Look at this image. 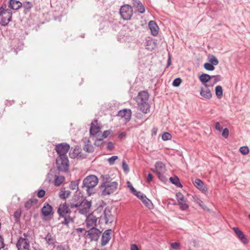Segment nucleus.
<instances>
[{"instance_id": "nucleus-1", "label": "nucleus", "mask_w": 250, "mask_h": 250, "mask_svg": "<svg viewBox=\"0 0 250 250\" xmlns=\"http://www.w3.org/2000/svg\"><path fill=\"white\" fill-rule=\"evenodd\" d=\"M99 182L98 177L94 175H90L86 176L83 181V188H85L87 194L91 195L95 193L94 188L97 185Z\"/></svg>"}, {"instance_id": "nucleus-2", "label": "nucleus", "mask_w": 250, "mask_h": 250, "mask_svg": "<svg viewBox=\"0 0 250 250\" xmlns=\"http://www.w3.org/2000/svg\"><path fill=\"white\" fill-rule=\"evenodd\" d=\"M56 165L59 171H67L69 167V161L67 156H58L56 159Z\"/></svg>"}, {"instance_id": "nucleus-3", "label": "nucleus", "mask_w": 250, "mask_h": 250, "mask_svg": "<svg viewBox=\"0 0 250 250\" xmlns=\"http://www.w3.org/2000/svg\"><path fill=\"white\" fill-rule=\"evenodd\" d=\"M118 186V184L117 182H112L109 183L107 182L105 184H102L101 187L104 188L102 191L103 195H109L116 191Z\"/></svg>"}, {"instance_id": "nucleus-4", "label": "nucleus", "mask_w": 250, "mask_h": 250, "mask_svg": "<svg viewBox=\"0 0 250 250\" xmlns=\"http://www.w3.org/2000/svg\"><path fill=\"white\" fill-rule=\"evenodd\" d=\"M120 14L123 20H130L133 15L132 7L128 4L122 6L120 9Z\"/></svg>"}, {"instance_id": "nucleus-5", "label": "nucleus", "mask_w": 250, "mask_h": 250, "mask_svg": "<svg viewBox=\"0 0 250 250\" xmlns=\"http://www.w3.org/2000/svg\"><path fill=\"white\" fill-rule=\"evenodd\" d=\"M70 149V146L66 143H60L56 146L55 150L59 157L67 156L66 154Z\"/></svg>"}, {"instance_id": "nucleus-6", "label": "nucleus", "mask_w": 250, "mask_h": 250, "mask_svg": "<svg viewBox=\"0 0 250 250\" xmlns=\"http://www.w3.org/2000/svg\"><path fill=\"white\" fill-rule=\"evenodd\" d=\"M84 198L83 195L80 194L74 195L69 203L70 208L71 209L78 208L81 206Z\"/></svg>"}, {"instance_id": "nucleus-7", "label": "nucleus", "mask_w": 250, "mask_h": 250, "mask_svg": "<svg viewBox=\"0 0 250 250\" xmlns=\"http://www.w3.org/2000/svg\"><path fill=\"white\" fill-rule=\"evenodd\" d=\"M114 216L111 214V211L109 207H106L104 210L103 215L100 217V220L104 219L105 224L112 223L114 221Z\"/></svg>"}, {"instance_id": "nucleus-8", "label": "nucleus", "mask_w": 250, "mask_h": 250, "mask_svg": "<svg viewBox=\"0 0 250 250\" xmlns=\"http://www.w3.org/2000/svg\"><path fill=\"white\" fill-rule=\"evenodd\" d=\"M91 206V202L86 200L85 197L83 200L81 206L79 208V212L82 214H87L89 212V209Z\"/></svg>"}, {"instance_id": "nucleus-9", "label": "nucleus", "mask_w": 250, "mask_h": 250, "mask_svg": "<svg viewBox=\"0 0 250 250\" xmlns=\"http://www.w3.org/2000/svg\"><path fill=\"white\" fill-rule=\"evenodd\" d=\"M87 236L91 241H97L102 233L99 229L95 228H91L87 231Z\"/></svg>"}, {"instance_id": "nucleus-10", "label": "nucleus", "mask_w": 250, "mask_h": 250, "mask_svg": "<svg viewBox=\"0 0 250 250\" xmlns=\"http://www.w3.org/2000/svg\"><path fill=\"white\" fill-rule=\"evenodd\" d=\"M69 206V205H68L66 202L60 204L58 209V213L60 216H65L71 212Z\"/></svg>"}, {"instance_id": "nucleus-11", "label": "nucleus", "mask_w": 250, "mask_h": 250, "mask_svg": "<svg viewBox=\"0 0 250 250\" xmlns=\"http://www.w3.org/2000/svg\"><path fill=\"white\" fill-rule=\"evenodd\" d=\"M135 195L140 199L147 208L150 209L152 208L153 204L152 202L143 193L138 191Z\"/></svg>"}, {"instance_id": "nucleus-12", "label": "nucleus", "mask_w": 250, "mask_h": 250, "mask_svg": "<svg viewBox=\"0 0 250 250\" xmlns=\"http://www.w3.org/2000/svg\"><path fill=\"white\" fill-rule=\"evenodd\" d=\"M18 250H29V244L28 240L25 238L20 237L17 243Z\"/></svg>"}, {"instance_id": "nucleus-13", "label": "nucleus", "mask_w": 250, "mask_h": 250, "mask_svg": "<svg viewBox=\"0 0 250 250\" xmlns=\"http://www.w3.org/2000/svg\"><path fill=\"white\" fill-rule=\"evenodd\" d=\"M149 94L146 91H141L139 93L136 98V102L138 104L148 102Z\"/></svg>"}, {"instance_id": "nucleus-14", "label": "nucleus", "mask_w": 250, "mask_h": 250, "mask_svg": "<svg viewBox=\"0 0 250 250\" xmlns=\"http://www.w3.org/2000/svg\"><path fill=\"white\" fill-rule=\"evenodd\" d=\"M117 116L121 118H124L125 122H128L131 119V111L128 109L121 110L118 112Z\"/></svg>"}, {"instance_id": "nucleus-15", "label": "nucleus", "mask_w": 250, "mask_h": 250, "mask_svg": "<svg viewBox=\"0 0 250 250\" xmlns=\"http://www.w3.org/2000/svg\"><path fill=\"white\" fill-rule=\"evenodd\" d=\"M97 217L93 214H90L86 217L85 223L88 228H95L96 226Z\"/></svg>"}, {"instance_id": "nucleus-16", "label": "nucleus", "mask_w": 250, "mask_h": 250, "mask_svg": "<svg viewBox=\"0 0 250 250\" xmlns=\"http://www.w3.org/2000/svg\"><path fill=\"white\" fill-rule=\"evenodd\" d=\"M112 230L108 229L106 230L103 233L101 239V245L102 246H105L109 241L111 239V234Z\"/></svg>"}, {"instance_id": "nucleus-17", "label": "nucleus", "mask_w": 250, "mask_h": 250, "mask_svg": "<svg viewBox=\"0 0 250 250\" xmlns=\"http://www.w3.org/2000/svg\"><path fill=\"white\" fill-rule=\"evenodd\" d=\"M100 131V128L98 125L97 120H94L91 124L90 134L93 136H97Z\"/></svg>"}, {"instance_id": "nucleus-18", "label": "nucleus", "mask_w": 250, "mask_h": 250, "mask_svg": "<svg viewBox=\"0 0 250 250\" xmlns=\"http://www.w3.org/2000/svg\"><path fill=\"white\" fill-rule=\"evenodd\" d=\"M232 229L237 237L243 244H247L248 243V240L247 239L246 235L238 228L233 227Z\"/></svg>"}, {"instance_id": "nucleus-19", "label": "nucleus", "mask_w": 250, "mask_h": 250, "mask_svg": "<svg viewBox=\"0 0 250 250\" xmlns=\"http://www.w3.org/2000/svg\"><path fill=\"white\" fill-rule=\"evenodd\" d=\"M195 187L202 192L206 193L208 191V188L204 183L200 179L197 178L193 182Z\"/></svg>"}, {"instance_id": "nucleus-20", "label": "nucleus", "mask_w": 250, "mask_h": 250, "mask_svg": "<svg viewBox=\"0 0 250 250\" xmlns=\"http://www.w3.org/2000/svg\"><path fill=\"white\" fill-rule=\"evenodd\" d=\"M82 141L84 144L83 148L85 151L89 153L93 152V147L88 138H84L83 139Z\"/></svg>"}, {"instance_id": "nucleus-21", "label": "nucleus", "mask_w": 250, "mask_h": 250, "mask_svg": "<svg viewBox=\"0 0 250 250\" xmlns=\"http://www.w3.org/2000/svg\"><path fill=\"white\" fill-rule=\"evenodd\" d=\"M132 4L138 12L143 14L145 12V8L140 0H132Z\"/></svg>"}, {"instance_id": "nucleus-22", "label": "nucleus", "mask_w": 250, "mask_h": 250, "mask_svg": "<svg viewBox=\"0 0 250 250\" xmlns=\"http://www.w3.org/2000/svg\"><path fill=\"white\" fill-rule=\"evenodd\" d=\"M12 15V12L10 11L8 12L6 15H2L1 20L0 21V24L4 26L7 25L9 22L11 20Z\"/></svg>"}, {"instance_id": "nucleus-23", "label": "nucleus", "mask_w": 250, "mask_h": 250, "mask_svg": "<svg viewBox=\"0 0 250 250\" xmlns=\"http://www.w3.org/2000/svg\"><path fill=\"white\" fill-rule=\"evenodd\" d=\"M148 26L150 30L151 34L156 36L158 34L159 27L156 22L153 21H151L148 23Z\"/></svg>"}, {"instance_id": "nucleus-24", "label": "nucleus", "mask_w": 250, "mask_h": 250, "mask_svg": "<svg viewBox=\"0 0 250 250\" xmlns=\"http://www.w3.org/2000/svg\"><path fill=\"white\" fill-rule=\"evenodd\" d=\"M52 207L48 203H45L42 208V212L43 216H47L52 213Z\"/></svg>"}, {"instance_id": "nucleus-25", "label": "nucleus", "mask_w": 250, "mask_h": 250, "mask_svg": "<svg viewBox=\"0 0 250 250\" xmlns=\"http://www.w3.org/2000/svg\"><path fill=\"white\" fill-rule=\"evenodd\" d=\"M22 6L21 2L16 0H9L8 6L13 10H18Z\"/></svg>"}, {"instance_id": "nucleus-26", "label": "nucleus", "mask_w": 250, "mask_h": 250, "mask_svg": "<svg viewBox=\"0 0 250 250\" xmlns=\"http://www.w3.org/2000/svg\"><path fill=\"white\" fill-rule=\"evenodd\" d=\"M205 89L202 88L200 91V95L207 99H210L212 97L210 90L208 88V85L205 84Z\"/></svg>"}, {"instance_id": "nucleus-27", "label": "nucleus", "mask_w": 250, "mask_h": 250, "mask_svg": "<svg viewBox=\"0 0 250 250\" xmlns=\"http://www.w3.org/2000/svg\"><path fill=\"white\" fill-rule=\"evenodd\" d=\"M138 106L140 110L144 113H147L149 111L150 105L148 102L138 104Z\"/></svg>"}, {"instance_id": "nucleus-28", "label": "nucleus", "mask_w": 250, "mask_h": 250, "mask_svg": "<svg viewBox=\"0 0 250 250\" xmlns=\"http://www.w3.org/2000/svg\"><path fill=\"white\" fill-rule=\"evenodd\" d=\"M44 239L46 242V243L48 245H51L55 247V244L56 242L55 238L53 237L50 233L48 232L45 237H44Z\"/></svg>"}, {"instance_id": "nucleus-29", "label": "nucleus", "mask_w": 250, "mask_h": 250, "mask_svg": "<svg viewBox=\"0 0 250 250\" xmlns=\"http://www.w3.org/2000/svg\"><path fill=\"white\" fill-rule=\"evenodd\" d=\"M70 193L71 192L69 190H65L64 188H62L60 190L59 195L61 199H65L69 196Z\"/></svg>"}, {"instance_id": "nucleus-30", "label": "nucleus", "mask_w": 250, "mask_h": 250, "mask_svg": "<svg viewBox=\"0 0 250 250\" xmlns=\"http://www.w3.org/2000/svg\"><path fill=\"white\" fill-rule=\"evenodd\" d=\"M211 79V76L207 74H202L199 77V80L202 83H206Z\"/></svg>"}, {"instance_id": "nucleus-31", "label": "nucleus", "mask_w": 250, "mask_h": 250, "mask_svg": "<svg viewBox=\"0 0 250 250\" xmlns=\"http://www.w3.org/2000/svg\"><path fill=\"white\" fill-rule=\"evenodd\" d=\"M64 218V221L62 222L63 225L68 226V224L70 223H73L74 222V217L70 216L69 214L66 215L65 216H62Z\"/></svg>"}, {"instance_id": "nucleus-32", "label": "nucleus", "mask_w": 250, "mask_h": 250, "mask_svg": "<svg viewBox=\"0 0 250 250\" xmlns=\"http://www.w3.org/2000/svg\"><path fill=\"white\" fill-rule=\"evenodd\" d=\"M155 167L158 171L164 172L166 170L165 165L162 162L159 161L155 163Z\"/></svg>"}, {"instance_id": "nucleus-33", "label": "nucleus", "mask_w": 250, "mask_h": 250, "mask_svg": "<svg viewBox=\"0 0 250 250\" xmlns=\"http://www.w3.org/2000/svg\"><path fill=\"white\" fill-rule=\"evenodd\" d=\"M33 6L32 2L30 1H26L23 4V8H24V13L27 14L29 12L31 8Z\"/></svg>"}, {"instance_id": "nucleus-34", "label": "nucleus", "mask_w": 250, "mask_h": 250, "mask_svg": "<svg viewBox=\"0 0 250 250\" xmlns=\"http://www.w3.org/2000/svg\"><path fill=\"white\" fill-rule=\"evenodd\" d=\"M65 180V177L63 176H56L54 184L56 186H60Z\"/></svg>"}, {"instance_id": "nucleus-35", "label": "nucleus", "mask_w": 250, "mask_h": 250, "mask_svg": "<svg viewBox=\"0 0 250 250\" xmlns=\"http://www.w3.org/2000/svg\"><path fill=\"white\" fill-rule=\"evenodd\" d=\"M169 180L171 183L175 185L177 187H182V185L180 183V180L177 176H175L174 177H170Z\"/></svg>"}, {"instance_id": "nucleus-36", "label": "nucleus", "mask_w": 250, "mask_h": 250, "mask_svg": "<svg viewBox=\"0 0 250 250\" xmlns=\"http://www.w3.org/2000/svg\"><path fill=\"white\" fill-rule=\"evenodd\" d=\"M215 94L218 99H221L223 96V89L221 85H217L215 87Z\"/></svg>"}, {"instance_id": "nucleus-37", "label": "nucleus", "mask_w": 250, "mask_h": 250, "mask_svg": "<svg viewBox=\"0 0 250 250\" xmlns=\"http://www.w3.org/2000/svg\"><path fill=\"white\" fill-rule=\"evenodd\" d=\"M80 179L77 181H71L69 185V188L72 190L78 189L79 188V183Z\"/></svg>"}, {"instance_id": "nucleus-38", "label": "nucleus", "mask_w": 250, "mask_h": 250, "mask_svg": "<svg viewBox=\"0 0 250 250\" xmlns=\"http://www.w3.org/2000/svg\"><path fill=\"white\" fill-rule=\"evenodd\" d=\"M208 61L213 65H216L219 63L218 59L213 55L209 56Z\"/></svg>"}, {"instance_id": "nucleus-39", "label": "nucleus", "mask_w": 250, "mask_h": 250, "mask_svg": "<svg viewBox=\"0 0 250 250\" xmlns=\"http://www.w3.org/2000/svg\"><path fill=\"white\" fill-rule=\"evenodd\" d=\"M176 198L178 201V203H180L181 202H185L186 200L184 197V196L181 192H178L176 193Z\"/></svg>"}, {"instance_id": "nucleus-40", "label": "nucleus", "mask_w": 250, "mask_h": 250, "mask_svg": "<svg viewBox=\"0 0 250 250\" xmlns=\"http://www.w3.org/2000/svg\"><path fill=\"white\" fill-rule=\"evenodd\" d=\"M204 67L206 70L208 71H213L215 69L214 65L210 62L204 63Z\"/></svg>"}, {"instance_id": "nucleus-41", "label": "nucleus", "mask_w": 250, "mask_h": 250, "mask_svg": "<svg viewBox=\"0 0 250 250\" xmlns=\"http://www.w3.org/2000/svg\"><path fill=\"white\" fill-rule=\"evenodd\" d=\"M186 202L187 201L186 200L185 202L178 203V205H179L180 208L181 210H186L188 208L189 206L187 204Z\"/></svg>"}, {"instance_id": "nucleus-42", "label": "nucleus", "mask_w": 250, "mask_h": 250, "mask_svg": "<svg viewBox=\"0 0 250 250\" xmlns=\"http://www.w3.org/2000/svg\"><path fill=\"white\" fill-rule=\"evenodd\" d=\"M127 186L129 188L130 192L134 195L138 192L133 187L132 184L129 182H127Z\"/></svg>"}, {"instance_id": "nucleus-43", "label": "nucleus", "mask_w": 250, "mask_h": 250, "mask_svg": "<svg viewBox=\"0 0 250 250\" xmlns=\"http://www.w3.org/2000/svg\"><path fill=\"white\" fill-rule=\"evenodd\" d=\"M240 152L243 155L248 154L250 151L249 148L247 146H242L240 148Z\"/></svg>"}, {"instance_id": "nucleus-44", "label": "nucleus", "mask_w": 250, "mask_h": 250, "mask_svg": "<svg viewBox=\"0 0 250 250\" xmlns=\"http://www.w3.org/2000/svg\"><path fill=\"white\" fill-rule=\"evenodd\" d=\"M171 135L168 132H165L162 136V138L164 141L169 140L171 139Z\"/></svg>"}, {"instance_id": "nucleus-45", "label": "nucleus", "mask_w": 250, "mask_h": 250, "mask_svg": "<svg viewBox=\"0 0 250 250\" xmlns=\"http://www.w3.org/2000/svg\"><path fill=\"white\" fill-rule=\"evenodd\" d=\"M182 83V80L180 78H177L175 79L173 82H172V85L175 87H178L179 86L181 83Z\"/></svg>"}, {"instance_id": "nucleus-46", "label": "nucleus", "mask_w": 250, "mask_h": 250, "mask_svg": "<svg viewBox=\"0 0 250 250\" xmlns=\"http://www.w3.org/2000/svg\"><path fill=\"white\" fill-rule=\"evenodd\" d=\"M103 178V182L102 184H105V183H110V177L109 175H105L102 176Z\"/></svg>"}, {"instance_id": "nucleus-47", "label": "nucleus", "mask_w": 250, "mask_h": 250, "mask_svg": "<svg viewBox=\"0 0 250 250\" xmlns=\"http://www.w3.org/2000/svg\"><path fill=\"white\" fill-rule=\"evenodd\" d=\"M211 78H213L214 80L213 84L216 83L217 82L220 81L222 80V77L220 75H213L211 76Z\"/></svg>"}, {"instance_id": "nucleus-48", "label": "nucleus", "mask_w": 250, "mask_h": 250, "mask_svg": "<svg viewBox=\"0 0 250 250\" xmlns=\"http://www.w3.org/2000/svg\"><path fill=\"white\" fill-rule=\"evenodd\" d=\"M10 10L9 9H5V8H4L3 6H2L0 7V16L2 15H6V14H7L8 12L10 11Z\"/></svg>"}, {"instance_id": "nucleus-49", "label": "nucleus", "mask_w": 250, "mask_h": 250, "mask_svg": "<svg viewBox=\"0 0 250 250\" xmlns=\"http://www.w3.org/2000/svg\"><path fill=\"white\" fill-rule=\"evenodd\" d=\"M163 172L159 171L157 172L156 174L158 177V178L162 181H164L166 180V177L162 173Z\"/></svg>"}, {"instance_id": "nucleus-50", "label": "nucleus", "mask_w": 250, "mask_h": 250, "mask_svg": "<svg viewBox=\"0 0 250 250\" xmlns=\"http://www.w3.org/2000/svg\"><path fill=\"white\" fill-rule=\"evenodd\" d=\"M170 246L174 250H179L180 249V244L177 242L171 243Z\"/></svg>"}, {"instance_id": "nucleus-51", "label": "nucleus", "mask_w": 250, "mask_h": 250, "mask_svg": "<svg viewBox=\"0 0 250 250\" xmlns=\"http://www.w3.org/2000/svg\"><path fill=\"white\" fill-rule=\"evenodd\" d=\"M222 135L225 138H227L229 135V129L227 128H224L223 130Z\"/></svg>"}, {"instance_id": "nucleus-52", "label": "nucleus", "mask_w": 250, "mask_h": 250, "mask_svg": "<svg viewBox=\"0 0 250 250\" xmlns=\"http://www.w3.org/2000/svg\"><path fill=\"white\" fill-rule=\"evenodd\" d=\"M45 191L43 189H40L39 190L37 193V196L39 198H41L44 196Z\"/></svg>"}, {"instance_id": "nucleus-53", "label": "nucleus", "mask_w": 250, "mask_h": 250, "mask_svg": "<svg viewBox=\"0 0 250 250\" xmlns=\"http://www.w3.org/2000/svg\"><path fill=\"white\" fill-rule=\"evenodd\" d=\"M118 159V156H112L110 158L108 159V162L110 165H113L115 161L116 160Z\"/></svg>"}, {"instance_id": "nucleus-54", "label": "nucleus", "mask_w": 250, "mask_h": 250, "mask_svg": "<svg viewBox=\"0 0 250 250\" xmlns=\"http://www.w3.org/2000/svg\"><path fill=\"white\" fill-rule=\"evenodd\" d=\"M122 167L123 168V169L125 170V172H128L129 170V167H128V166L127 165V164L125 163V161H124L123 162V164H122Z\"/></svg>"}, {"instance_id": "nucleus-55", "label": "nucleus", "mask_w": 250, "mask_h": 250, "mask_svg": "<svg viewBox=\"0 0 250 250\" xmlns=\"http://www.w3.org/2000/svg\"><path fill=\"white\" fill-rule=\"evenodd\" d=\"M103 142L104 141L103 139H97L95 141L94 145L96 146H99L103 144Z\"/></svg>"}, {"instance_id": "nucleus-56", "label": "nucleus", "mask_w": 250, "mask_h": 250, "mask_svg": "<svg viewBox=\"0 0 250 250\" xmlns=\"http://www.w3.org/2000/svg\"><path fill=\"white\" fill-rule=\"evenodd\" d=\"M32 205V201H28L25 203V207L28 209L31 208Z\"/></svg>"}, {"instance_id": "nucleus-57", "label": "nucleus", "mask_w": 250, "mask_h": 250, "mask_svg": "<svg viewBox=\"0 0 250 250\" xmlns=\"http://www.w3.org/2000/svg\"><path fill=\"white\" fill-rule=\"evenodd\" d=\"M110 133H111L110 130H105L103 133V137L104 138H105L109 136V135L110 134Z\"/></svg>"}, {"instance_id": "nucleus-58", "label": "nucleus", "mask_w": 250, "mask_h": 250, "mask_svg": "<svg viewBox=\"0 0 250 250\" xmlns=\"http://www.w3.org/2000/svg\"><path fill=\"white\" fill-rule=\"evenodd\" d=\"M114 148V144L112 142H109L108 143L107 145V149L109 150H111Z\"/></svg>"}, {"instance_id": "nucleus-59", "label": "nucleus", "mask_w": 250, "mask_h": 250, "mask_svg": "<svg viewBox=\"0 0 250 250\" xmlns=\"http://www.w3.org/2000/svg\"><path fill=\"white\" fill-rule=\"evenodd\" d=\"M215 129L218 131H221L222 129L219 122H216L215 123Z\"/></svg>"}, {"instance_id": "nucleus-60", "label": "nucleus", "mask_w": 250, "mask_h": 250, "mask_svg": "<svg viewBox=\"0 0 250 250\" xmlns=\"http://www.w3.org/2000/svg\"><path fill=\"white\" fill-rule=\"evenodd\" d=\"M4 244L2 237L0 235V248H4Z\"/></svg>"}, {"instance_id": "nucleus-61", "label": "nucleus", "mask_w": 250, "mask_h": 250, "mask_svg": "<svg viewBox=\"0 0 250 250\" xmlns=\"http://www.w3.org/2000/svg\"><path fill=\"white\" fill-rule=\"evenodd\" d=\"M153 176L151 173H148L147 177V182L150 183L152 181Z\"/></svg>"}, {"instance_id": "nucleus-62", "label": "nucleus", "mask_w": 250, "mask_h": 250, "mask_svg": "<svg viewBox=\"0 0 250 250\" xmlns=\"http://www.w3.org/2000/svg\"><path fill=\"white\" fill-rule=\"evenodd\" d=\"M14 217L15 218V219L16 220H18L20 218V216H21V213L20 212H18V211H16L15 213H14Z\"/></svg>"}, {"instance_id": "nucleus-63", "label": "nucleus", "mask_w": 250, "mask_h": 250, "mask_svg": "<svg viewBox=\"0 0 250 250\" xmlns=\"http://www.w3.org/2000/svg\"><path fill=\"white\" fill-rule=\"evenodd\" d=\"M56 250H65L64 247L62 245H59L56 247Z\"/></svg>"}, {"instance_id": "nucleus-64", "label": "nucleus", "mask_w": 250, "mask_h": 250, "mask_svg": "<svg viewBox=\"0 0 250 250\" xmlns=\"http://www.w3.org/2000/svg\"><path fill=\"white\" fill-rule=\"evenodd\" d=\"M131 250H139L136 244H132L131 246Z\"/></svg>"}]
</instances>
